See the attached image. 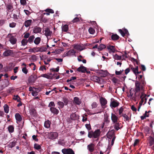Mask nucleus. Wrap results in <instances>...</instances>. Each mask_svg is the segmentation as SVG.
<instances>
[{"instance_id":"nucleus-1","label":"nucleus","mask_w":154,"mask_h":154,"mask_svg":"<svg viewBox=\"0 0 154 154\" xmlns=\"http://www.w3.org/2000/svg\"><path fill=\"white\" fill-rule=\"evenodd\" d=\"M100 133V131L99 129H97L94 131H88V137L90 138L93 137L97 139L96 140H97L99 139Z\"/></svg>"},{"instance_id":"nucleus-2","label":"nucleus","mask_w":154,"mask_h":154,"mask_svg":"<svg viewBox=\"0 0 154 154\" xmlns=\"http://www.w3.org/2000/svg\"><path fill=\"white\" fill-rule=\"evenodd\" d=\"M135 96L136 97L135 98V99L136 98L137 95L138 93V96H139L140 94L139 92L140 90H143V88H141V85L140 82L139 81H136L135 83Z\"/></svg>"},{"instance_id":"nucleus-3","label":"nucleus","mask_w":154,"mask_h":154,"mask_svg":"<svg viewBox=\"0 0 154 154\" xmlns=\"http://www.w3.org/2000/svg\"><path fill=\"white\" fill-rule=\"evenodd\" d=\"M48 136L49 139L54 140L57 138L58 134L56 132H48Z\"/></svg>"},{"instance_id":"nucleus-4","label":"nucleus","mask_w":154,"mask_h":154,"mask_svg":"<svg viewBox=\"0 0 154 154\" xmlns=\"http://www.w3.org/2000/svg\"><path fill=\"white\" fill-rule=\"evenodd\" d=\"M8 37L9 38V41L11 44L14 45L17 43V40L16 38L11 34L8 35Z\"/></svg>"},{"instance_id":"nucleus-5","label":"nucleus","mask_w":154,"mask_h":154,"mask_svg":"<svg viewBox=\"0 0 154 154\" xmlns=\"http://www.w3.org/2000/svg\"><path fill=\"white\" fill-rule=\"evenodd\" d=\"M62 152L63 154H75L74 151L70 148L63 149Z\"/></svg>"},{"instance_id":"nucleus-6","label":"nucleus","mask_w":154,"mask_h":154,"mask_svg":"<svg viewBox=\"0 0 154 154\" xmlns=\"http://www.w3.org/2000/svg\"><path fill=\"white\" fill-rule=\"evenodd\" d=\"M101 106L103 108H105L106 107V105L107 103L106 100L104 98L101 97L100 99Z\"/></svg>"},{"instance_id":"nucleus-7","label":"nucleus","mask_w":154,"mask_h":154,"mask_svg":"<svg viewBox=\"0 0 154 154\" xmlns=\"http://www.w3.org/2000/svg\"><path fill=\"white\" fill-rule=\"evenodd\" d=\"M9 82L8 79H5L4 83L0 86V91L2 90L4 88L7 87L9 85Z\"/></svg>"},{"instance_id":"nucleus-8","label":"nucleus","mask_w":154,"mask_h":154,"mask_svg":"<svg viewBox=\"0 0 154 154\" xmlns=\"http://www.w3.org/2000/svg\"><path fill=\"white\" fill-rule=\"evenodd\" d=\"M119 103L117 100L113 99V100L112 101L111 99V102L110 104V106L112 108H116L119 105Z\"/></svg>"},{"instance_id":"nucleus-9","label":"nucleus","mask_w":154,"mask_h":154,"mask_svg":"<svg viewBox=\"0 0 154 154\" xmlns=\"http://www.w3.org/2000/svg\"><path fill=\"white\" fill-rule=\"evenodd\" d=\"M114 123H115V124L113 126L116 131H118L119 129H121L122 127V125L121 123L116 122Z\"/></svg>"},{"instance_id":"nucleus-10","label":"nucleus","mask_w":154,"mask_h":154,"mask_svg":"<svg viewBox=\"0 0 154 154\" xmlns=\"http://www.w3.org/2000/svg\"><path fill=\"white\" fill-rule=\"evenodd\" d=\"M111 119L113 123L118 122V120L119 119L118 117L112 113L111 114Z\"/></svg>"},{"instance_id":"nucleus-11","label":"nucleus","mask_w":154,"mask_h":154,"mask_svg":"<svg viewBox=\"0 0 154 154\" xmlns=\"http://www.w3.org/2000/svg\"><path fill=\"white\" fill-rule=\"evenodd\" d=\"M77 71L82 73H85L86 71V68L83 66L82 64L80 67L77 68Z\"/></svg>"},{"instance_id":"nucleus-12","label":"nucleus","mask_w":154,"mask_h":154,"mask_svg":"<svg viewBox=\"0 0 154 154\" xmlns=\"http://www.w3.org/2000/svg\"><path fill=\"white\" fill-rule=\"evenodd\" d=\"M115 136L114 130H112L109 131L107 134V136L108 138L111 139L112 137H114Z\"/></svg>"},{"instance_id":"nucleus-13","label":"nucleus","mask_w":154,"mask_h":154,"mask_svg":"<svg viewBox=\"0 0 154 154\" xmlns=\"http://www.w3.org/2000/svg\"><path fill=\"white\" fill-rule=\"evenodd\" d=\"M91 80L93 81L99 83H100L101 80L102 81V78L96 76H94L91 78Z\"/></svg>"},{"instance_id":"nucleus-14","label":"nucleus","mask_w":154,"mask_h":154,"mask_svg":"<svg viewBox=\"0 0 154 154\" xmlns=\"http://www.w3.org/2000/svg\"><path fill=\"white\" fill-rule=\"evenodd\" d=\"M119 32L121 33L122 35L124 37L125 34L127 35H129V32L127 29H124V31H122L121 29H119Z\"/></svg>"},{"instance_id":"nucleus-15","label":"nucleus","mask_w":154,"mask_h":154,"mask_svg":"<svg viewBox=\"0 0 154 154\" xmlns=\"http://www.w3.org/2000/svg\"><path fill=\"white\" fill-rule=\"evenodd\" d=\"M33 31V33H39L42 31V29L41 28L36 26L34 27Z\"/></svg>"},{"instance_id":"nucleus-16","label":"nucleus","mask_w":154,"mask_h":154,"mask_svg":"<svg viewBox=\"0 0 154 154\" xmlns=\"http://www.w3.org/2000/svg\"><path fill=\"white\" fill-rule=\"evenodd\" d=\"M95 145L93 143H90L87 146L88 149L90 152H92L94 149Z\"/></svg>"},{"instance_id":"nucleus-17","label":"nucleus","mask_w":154,"mask_h":154,"mask_svg":"<svg viewBox=\"0 0 154 154\" xmlns=\"http://www.w3.org/2000/svg\"><path fill=\"white\" fill-rule=\"evenodd\" d=\"M13 54L12 50H8L5 51L3 53V55L6 57L8 56L11 55Z\"/></svg>"},{"instance_id":"nucleus-18","label":"nucleus","mask_w":154,"mask_h":154,"mask_svg":"<svg viewBox=\"0 0 154 154\" xmlns=\"http://www.w3.org/2000/svg\"><path fill=\"white\" fill-rule=\"evenodd\" d=\"M76 53V52L73 49H71L65 54V56H70L73 55Z\"/></svg>"},{"instance_id":"nucleus-19","label":"nucleus","mask_w":154,"mask_h":154,"mask_svg":"<svg viewBox=\"0 0 154 154\" xmlns=\"http://www.w3.org/2000/svg\"><path fill=\"white\" fill-rule=\"evenodd\" d=\"M50 110L52 113L55 115H57L59 112L58 109L54 107H51L50 108Z\"/></svg>"},{"instance_id":"nucleus-20","label":"nucleus","mask_w":154,"mask_h":154,"mask_svg":"<svg viewBox=\"0 0 154 154\" xmlns=\"http://www.w3.org/2000/svg\"><path fill=\"white\" fill-rule=\"evenodd\" d=\"M107 48L109 50V53H110L111 52L115 53L116 51L115 47L113 46L109 45L107 46Z\"/></svg>"},{"instance_id":"nucleus-21","label":"nucleus","mask_w":154,"mask_h":154,"mask_svg":"<svg viewBox=\"0 0 154 154\" xmlns=\"http://www.w3.org/2000/svg\"><path fill=\"white\" fill-rule=\"evenodd\" d=\"M146 96V94H144L143 93H141V95L140 96V98H141V100L139 103V104L140 106H142L143 103L144 101V98L145 97V96Z\"/></svg>"},{"instance_id":"nucleus-22","label":"nucleus","mask_w":154,"mask_h":154,"mask_svg":"<svg viewBox=\"0 0 154 154\" xmlns=\"http://www.w3.org/2000/svg\"><path fill=\"white\" fill-rule=\"evenodd\" d=\"M45 32V35L47 36H51V34L52 33V32L50 30L49 28H45L44 30Z\"/></svg>"},{"instance_id":"nucleus-23","label":"nucleus","mask_w":154,"mask_h":154,"mask_svg":"<svg viewBox=\"0 0 154 154\" xmlns=\"http://www.w3.org/2000/svg\"><path fill=\"white\" fill-rule=\"evenodd\" d=\"M30 113L32 117H35L36 116V110L34 109H32L30 110Z\"/></svg>"},{"instance_id":"nucleus-24","label":"nucleus","mask_w":154,"mask_h":154,"mask_svg":"<svg viewBox=\"0 0 154 154\" xmlns=\"http://www.w3.org/2000/svg\"><path fill=\"white\" fill-rule=\"evenodd\" d=\"M32 22L31 20H27L25 21L24 25L26 27L29 26Z\"/></svg>"},{"instance_id":"nucleus-25","label":"nucleus","mask_w":154,"mask_h":154,"mask_svg":"<svg viewBox=\"0 0 154 154\" xmlns=\"http://www.w3.org/2000/svg\"><path fill=\"white\" fill-rule=\"evenodd\" d=\"M15 117L16 120L18 122H20L22 120V117L19 113H16L15 115Z\"/></svg>"},{"instance_id":"nucleus-26","label":"nucleus","mask_w":154,"mask_h":154,"mask_svg":"<svg viewBox=\"0 0 154 154\" xmlns=\"http://www.w3.org/2000/svg\"><path fill=\"white\" fill-rule=\"evenodd\" d=\"M74 102L76 104L78 105H79L81 103V102L80 101L79 98L77 97H74Z\"/></svg>"},{"instance_id":"nucleus-27","label":"nucleus","mask_w":154,"mask_h":154,"mask_svg":"<svg viewBox=\"0 0 154 154\" xmlns=\"http://www.w3.org/2000/svg\"><path fill=\"white\" fill-rule=\"evenodd\" d=\"M41 41V38L39 37H37L35 38L34 42L36 45H38L40 43Z\"/></svg>"},{"instance_id":"nucleus-28","label":"nucleus","mask_w":154,"mask_h":154,"mask_svg":"<svg viewBox=\"0 0 154 154\" xmlns=\"http://www.w3.org/2000/svg\"><path fill=\"white\" fill-rule=\"evenodd\" d=\"M111 39L114 41L116 40L119 39V37L116 34H113L111 36Z\"/></svg>"},{"instance_id":"nucleus-29","label":"nucleus","mask_w":154,"mask_h":154,"mask_svg":"<svg viewBox=\"0 0 154 154\" xmlns=\"http://www.w3.org/2000/svg\"><path fill=\"white\" fill-rule=\"evenodd\" d=\"M35 38V36L34 35L30 36L29 37L28 40H27L28 42H29L30 44H32L33 43V40Z\"/></svg>"},{"instance_id":"nucleus-30","label":"nucleus","mask_w":154,"mask_h":154,"mask_svg":"<svg viewBox=\"0 0 154 154\" xmlns=\"http://www.w3.org/2000/svg\"><path fill=\"white\" fill-rule=\"evenodd\" d=\"M51 122L49 120L46 121L44 123L45 127L47 128H48L50 127Z\"/></svg>"},{"instance_id":"nucleus-31","label":"nucleus","mask_w":154,"mask_h":154,"mask_svg":"<svg viewBox=\"0 0 154 154\" xmlns=\"http://www.w3.org/2000/svg\"><path fill=\"white\" fill-rule=\"evenodd\" d=\"M78 15L77 14L75 15L76 17H75L71 21V22H72V23H76L80 21V18L77 17Z\"/></svg>"},{"instance_id":"nucleus-32","label":"nucleus","mask_w":154,"mask_h":154,"mask_svg":"<svg viewBox=\"0 0 154 154\" xmlns=\"http://www.w3.org/2000/svg\"><path fill=\"white\" fill-rule=\"evenodd\" d=\"M8 128V131L10 133H12L14 131V128L13 125H9Z\"/></svg>"},{"instance_id":"nucleus-33","label":"nucleus","mask_w":154,"mask_h":154,"mask_svg":"<svg viewBox=\"0 0 154 154\" xmlns=\"http://www.w3.org/2000/svg\"><path fill=\"white\" fill-rule=\"evenodd\" d=\"M106 46L105 45L101 44H100L98 47V51H101L103 49L106 48Z\"/></svg>"},{"instance_id":"nucleus-34","label":"nucleus","mask_w":154,"mask_h":154,"mask_svg":"<svg viewBox=\"0 0 154 154\" xmlns=\"http://www.w3.org/2000/svg\"><path fill=\"white\" fill-rule=\"evenodd\" d=\"M154 143V139L152 137H149V146H151L153 145Z\"/></svg>"},{"instance_id":"nucleus-35","label":"nucleus","mask_w":154,"mask_h":154,"mask_svg":"<svg viewBox=\"0 0 154 154\" xmlns=\"http://www.w3.org/2000/svg\"><path fill=\"white\" fill-rule=\"evenodd\" d=\"M45 11V12L43 13L44 15L46 14L47 15H50V13H54V10H44Z\"/></svg>"},{"instance_id":"nucleus-36","label":"nucleus","mask_w":154,"mask_h":154,"mask_svg":"<svg viewBox=\"0 0 154 154\" xmlns=\"http://www.w3.org/2000/svg\"><path fill=\"white\" fill-rule=\"evenodd\" d=\"M68 29V26L66 24L64 25L62 27V30L64 32H67Z\"/></svg>"},{"instance_id":"nucleus-37","label":"nucleus","mask_w":154,"mask_h":154,"mask_svg":"<svg viewBox=\"0 0 154 154\" xmlns=\"http://www.w3.org/2000/svg\"><path fill=\"white\" fill-rule=\"evenodd\" d=\"M16 142L13 141L9 143L8 145V147L10 148H12L15 146L16 144Z\"/></svg>"},{"instance_id":"nucleus-38","label":"nucleus","mask_w":154,"mask_h":154,"mask_svg":"<svg viewBox=\"0 0 154 154\" xmlns=\"http://www.w3.org/2000/svg\"><path fill=\"white\" fill-rule=\"evenodd\" d=\"M3 107L5 112L6 113H8L9 111V107L8 106L7 104H5L4 105Z\"/></svg>"},{"instance_id":"nucleus-39","label":"nucleus","mask_w":154,"mask_h":154,"mask_svg":"<svg viewBox=\"0 0 154 154\" xmlns=\"http://www.w3.org/2000/svg\"><path fill=\"white\" fill-rule=\"evenodd\" d=\"M34 148L37 150H39L41 149V147L39 144L35 143L34 144Z\"/></svg>"},{"instance_id":"nucleus-40","label":"nucleus","mask_w":154,"mask_h":154,"mask_svg":"<svg viewBox=\"0 0 154 154\" xmlns=\"http://www.w3.org/2000/svg\"><path fill=\"white\" fill-rule=\"evenodd\" d=\"M21 44L23 46H25L28 43L27 40L26 39H23L21 41Z\"/></svg>"},{"instance_id":"nucleus-41","label":"nucleus","mask_w":154,"mask_h":154,"mask_svg":"<svg viewBox=\"0 0 154 154\" xmlns=\"http://www.w3.org/2000/svg\"><path fill=\"white\" fill-rule=\"evenodd\" d=\"M130 69L131 70L133 73L136 75L137 76L136 72L137 70H135V69L133 66L131 65H130Z\"/></svg>"},{"instance_id":"nucleus-42","label":"nucleus","mask_w":154,"mask_h":154,"mask_svg":"<svg viewBox=\"0 0 154 154\" xmlns=\"http://www.w3.org/2000/svg\"><path fill=\"white\" fill-rule=\"evenodd\" d=\"M130 69L131 70L133 73L136 75L137 76L136 72L137 70H135V69L133 66L131 65H130Z\"/></svg>"},{"instance_id":"nucleus-43","label":"nucleus","mask_w":154,"mask_h":154,"mask_svg":"<svg viewBox=\"0 0 154 154\" xmlns=\"http://www.w3.org/2000/svg\"><path fill=\"white\" fill-rule=\"evenodd\" d=\"M41 76L43 77L46 78L48 79H52L51 77L49 75H47L46 74H42V75Z\"/></svg>"},{"instance_id":"nucleus-44","label":"nucleus","mask_w":154,"mask_h":154,"mask_svg":"<svg viewBox=\"0 0 154 154\" xmlns=\"http://www.w3.org/2000/svg\"><path fill=\"white\" fill-rule=\"evenodd\" d=\"M88 32L89 33L91 34H93L95 32L94 29L92 27H90L88 29Z\"/></svg>"},{"instance_id":"nucleus-45","label":"nucleus","mask_w":154,"mask_h":154,"mask_svg":"<svg viewBox=\"0 0 154 154\" xmlns=\"http://www.w3.org/2000/svg\"><path fill=\"white\" fill-rule=\"evenodd\" d=\"M13 99L16 100H17V102H20V98L18 95L14 96Z\"/></svg>"},{"instance_id":"nucleus-46","label":"nucleus","mask_w":154,"mask_h":154,"mask_svg":"<svg viewBox=\"0 0 154 154\" xmlns=\"http://www.w3.org/2000/svg\"><path fill=\"white\" fill-rule=\"evenodd\" d=\"M35 80V77L32 75L29 77V82H34Z\"/></svg>"},{"instance_id":"nucleus-47","label":"nucleus","mask_w":154,"mask_h":154,"mask_svg":"<svg viewBox=\"0 0 154 154\" xmlns=\"http://www.w3.org/2000/svg\"><path fill=\"white\" fill-rule=\"evenodd\" d=\"M121 116H123L124 118L125 119L126 121H129V118L128 116L126 115V114H122V115Z\"/></svg>"},{"instance_id":"nucleus-48","label":"nucleus","mask_w":154,"mask_h":154,"mask_svg":"<svg viewBox=\"0 0 154 154\" xmlns=\"http://www.w3.org/2000/svg\"><path fill=\"white\" fill-rule=\"evenodd\" d=\"M141 83V88H143L144 86L146 84V82L143 79H142L140 80V82Z\"/></svg>"},{"instance_id":"nucleus-49","label":"nucleus","mask_w":154,"mask_h":154,"mask_svg":"<svg viewBox=\"0 0 154 154\" xmlns=\"http://www.w3.org/2000/svg\"><path fill=\"white\" fill-rule=\"evenodd\" d=\"M115 58L117 60H120L122 59V57L118 55L117 54H116L114 55Z\"/></svg>"},{"instance_id":"nucleus-50","label":"nucleus","mask_w":154,"mask_h":154,"mask_svg":"<svg viewBox=\"0 0 154 154\" xmlns=\"http://www.w3.org/2000/svg\"><path fill=\"white\" fill-rule=\"evenodd\" d=\"M85 125L86 128L88 129V131H90L91 129V128L90 125V124H86Z\"/></svg>"},{"instance_id":"nucleus-51","label":"nucleus","mask_w":154,"mask_h":154,"mask_svg":"<svg viewBox=\"0 0 154 154\" xmlns=\"http://www.w3.org/2000/svg\"><path fill=\"white\" fill-rule=\"evenodd\" d=\"M97 106V104L96 102H93L91 104L92 109H93L96 108Z\"/></svg>"},{"instance_id":"nucleus-52","label":"nucleus","mask_w":154,"mask_h":154,"mask_svg":"<svg viewBox=\"0 0 154 154\" xmlns=\"http://www.w3.org/2000/svg\"><path fill=\"white\" fill-rule=\"evenodd\" d=\"M57 104L61 108H63L64 106L63 103L61 101L58 102Z\"/></svg>"},{"instance_id":"nucleus-53","label":"nucleus","mask_w":154,"mask_h":154,"mask_svg":"<svg viewBox=\"0 0 154 154\" xmlns=\"http://www.w3.org/2000/svg\"><path fill=\"white\" fill-rule=\"evenodd\" d=\"M76 115L75 113H72L70 117L72 119L74 120L76 119Z\"/></svg>"},{"instance_id":"nucleus-54","label":"nucleus","mask_w":154,"mask_h":154,"mask_svg":"<svg viewBox=\"0 0 154 154\" xmlns=\"http://www.w3.org/2000/svg\"><path fill=\"white\" fill-rule=\"evenodd\" d=\"M124 110V108L123 106L120 107L119 109V115H122V112Z\"/></svg>"},{"instance_id":"nucleus-55","label":"nucleus","mask_w":154,"mask_h":154,"mask_svg":"<svg viewBox=\"0 0 154 154\" xmlns=\"http://www.w3.org/2000/svg\"><path fill=\"white\" fill-rule=\"evenodd\" d=\"M74 48L77 50H80L81 46L79 45H74Z\"/></svg>"},{"instance_id":"nucleus-56","label":"nucleus","mask_w":154,"mask_h":154,"mask_svg":"<svg viewBox=\"0 0 154 154\" xmlns=\"http://www.w3.org/2000/svg\"><path fill=\"white\" fill-rule=\"evenodd\" d=\"M104 122L107 123H109L110 122V121L109 119L108 116H105L104 118Z\"/></svg>"},{"instance_id":"nucleus-57","label":"nucleus","mask_w":154,"mask_h":154,"mask_svg":"<svg viewBox=\"0 0 154 154\" xmlns=\"http://www.w3.org/2000/svg\"><path fill=\"white\" fill-rule=\"evenodd\" d=\"M55 106V104H54V103L53 101H51V102L48 105V107H52V106H53V107H54Z\"/></svg>"},{"instance_id":"nucleus-58","label":"nucleus","mask_w":154,"mask_h":154,"mask_svg":"<svg viewBox=\"0 0 154 154\" xmlns=\"http://www.w3.org/2000/svg\"><path fill=\"white\" fill-rule=\"evenodd\" d=\"M36 48H30L29 49V52H35L37 51L36 50Z\"/></svg>"},{"instance_id":"nucleus-59","label":"nucleus","mask_w":154,"mask_h":154,"mask_svg":"<svg viewBox=\"0 0 154 154\" xmlns=\"http://www.w3.org/2000/svg\"><path fill=\"white\" fill-rule=\"evenodd\" d=\"M22 72L25 74H26L28 72V70L26 67H23L22 69Z\"/></svg>"},{"instance_id":"nucleus-60","label":"nucleus","mask_w":154,"mask_h":154,"mask_svg":"<svg viewBox=\"0 0 154 154\" xmlns=\"http://www.w3.org/2000/svg\"><path fill=\"white\" fill-rule=\"evenodd\" d=\"M16 25V23L12 22L9 24V26L11 28L14 27Z\"/></svg>"},{"instance_id":"nucleus-61","label":"nucleus","mask_w":154,"mask_h":154,"mask_svg":"<svg viewBox=\"0 0 154 154\" xmlns=\"http://www.w3.org/2000/svg\"><path fill=\"white\" fill-rule=\"evenodd\" d=\"M112 81L114 83L116 84L118 82V80L116 78L114 77L112 79Z\"/></svg>"},{"instance_id":"nucleus-62","label":"nucleus","mask_w":154,"mask_h":154,"mask_svg":"<svg viewBox=\"0 0 154 154\" xmlns=\"http://www.w3.org/2000/svg\"><path fill=\"white\" fill-rule=\"evenodd\" d=\"M59 69V67L58 66L55 69L54 68H52L51 70L54 72H58Z\"/></svg>"},{"instance_id":"nucleus-63","label":"nucleus","mask_w":154,"mask_h":154,"mask_svg":"<svg viewBox=\"0 0 154 154\" xmlns=\"http://www.w3.org/2000/svg\"><path fill=\"white\" fill-rule=\"evenodd\" d=\"M140 140L139 139H136L133 144V146H136L137 144L139 142Z\"/></svg>"},{"instance_id":"nucleus-64","label":"nucleus","mask_w":154,"mask_h":154,"mask_svg":"<svg viewBox=\"0 0 154 154\" xmlns=\"http://www.w3.org/2000/svg\"><path fill=\"white\" fill-rule=\"evenodd\" d=\"M63 101L64 102L65 104L66 105L68 103V99L66 98H63Z\"/></svg>"}]
</instances>
